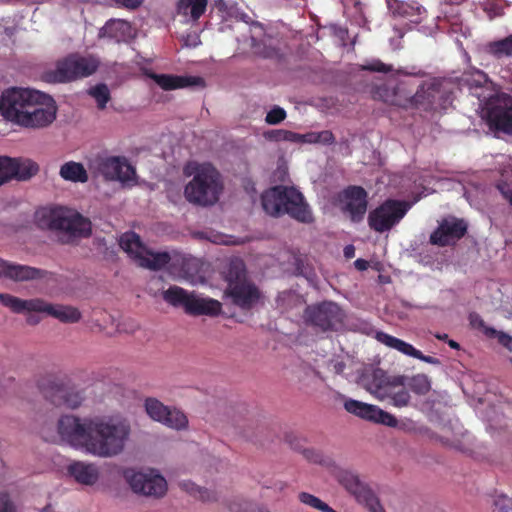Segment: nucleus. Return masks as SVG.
Masks as SVG:
<instances>
[{
  "mask_svg": "<svg viewBox=\"0 0 512 512\" xmlns=\"http://www.w3.org/2000/svg\"><path fill=\"white\" fill-rule=\"evenodd\" d=\"M62 441L94 456L110 458L121 454L131 434L128 420L122 418H80L64 415L58 420Z\"/></svg>",
  "mask_w": 512,
  "mask_h": 512,
  "instance_id": "1",
  "label": "nucleus"
},
{
  "mask_svg": "<svg viewBox=\"0 0 512 512\" xmlns=\"http://www.w3.org/2000/svg\"><path fill=\"white\" fill-rule=\"evenodd\" d=\"M362 386L379 400H389L398 408L408 406L411 396L407 390L418 395H425L431 389L429 378L424 374H417L411 378L403 375L391 376L382 369H374L361 377Z\"/></svg>",
  "mask_w": 512,
  "mask_h": 512,
  "instance_id": "2",
  "label": "nucleus"
},
{
  "mask_svg": "<svg viewBox=\"0 0 512 512\" xmlns=\"http://www.w3.org/2000/svg\"><path fill=\"white\" fill-rule=\"evenodd\" d=\"M261 205L265 213L273 217L288 215L301 223L314 220L303 194L294 187L277 185L265 190L261 195Z\"/></svg>",
  "mask_w": 512,
  "mask_h": 512,
  "instance_id": "3",
  "label": "nucleus"
},
{
  "mask_svg": "<svg viewBox=\"0 0 512 512\" xmlns=\"http://www.w3.org/2000/svg\"><path fill=\"white\" fill-rule=\"evenodd\" d=\"M37 222L41 228L61 233L63 243H70L77 238L89 237L92 231L90 220L63 207L38 212Z\"/></svg>",
  "mask_w": 512,
  "mask_h": 512,
  "instance_id": "4",
  "label": "nucleus"
},
{
  "mask_svg": "<svg viewBox=\"0 0 512 512\" xmlns=\"http://www.w3.org/2000/svg\"><path fill=\"white\" fill-rule=\"evenodd\" d=\"M223 185L221 175L210 163L196 166L192 180L185 186L184 195L193 204L209 206L220 197Z\"/></svg>",
  "mask_w": 512,
  "mask_h": 512,
  "instance_id": "5",
  "label": "nucleus"
},
{
  "mask_svg": "<svg viewBox=\"0 0 512 512\" xmlns=\"http://www.w3.org/2000/svg\"><path fill=\"white\" fill-rule=\"evenodd\" d=\"M0 303L13 312H38L58 320H79L80 311L72 306L50 304L42 299L23 300L10 294H0Z\"/></svg>",
  "mask_w": 512,
  "mask_h": 512,
  "instance_id": "6",
  "label": "nucleus"
},
{
  "mask_svg": "<svg viewBox=\"0 0 512 512\" xmlns=\"http://www.w3.org/2000/svg\"><path fill=\"white\" fill-rule=\"evenodd\" d=\"M163 297L171 305L182 307L191 316L216 317L222 310V304L218 300L189 293L178 286L167 289Z\"/></svg>",
  "mask_w": 512,
  "mask_h": 512,
  "instance_id": "7",
  "label": "nucleus"
},
{
  "mask_svg": "<svg viewBox=\"0 0 512 512\" xmlns=\"http://www.w3.org/2000/svg\"><path fill=\"white\" fill-rule=\"evenodd\" d=\"M411 204L405 200L386 199L368 214V225L377 233L390 231L405 217Z\"/></svg>",
  "mask_w": 512,
  "mask_h": 512,
  "instance_id": "8",
  "label": "nucleus"
},
{
  "mask_svg": "<svg viewBox=\"0 0 512 512\" xmlns=\"http://www.w3.org/2000/svg\"><path fill=\"white\" fill-rule=\"evenodd\" d=\"M120 247L132 258L139 266L151 270H160L171 260L167 252H152L142 243L140 236L135 232L124 233L119 240Z\"/></svg>",
  "mask_w": 512,
  "mask_h": 512,
  "instance_id": "9",
  "label": "nucleus"
},
{
  "mask_svg": "<svg viewBox=\"0 0 512 512\" xmlns=\"http://www.w3.org/2000/svg\"><path fill=\"white\" fill-rule=\"evenodd\" d=\"M98 66L99 62L93 56H82L74 53L59 60L56 70L50 77L54 82H68L92 75L96 72Z\"/></svg>",
  "mask_w": 512,
  "mask_h": 512,
  "instance_id": "10",
  "label": "nucleus"
},
{
  "mask_svg": "<svg viewBox=\"0 0 512 512\" xmlns=\"http://www.w3.org/2000/svg\"><path fill=\"white\" fill-rule=\"evenodd\" d=\"M90 169L106 181L128 183L136 175L135 168L124 156L97 155L90 162Z\"/></svg>",
  "mask_w": 512,
  "mask_h": 512,
  "instance_id": "11",
  "label": "nucleus"
},
{
  "mask_svg": "<svg viewBox=\"0 0 512 512\" xmlns=\"http://www.w3.org/2000/svg\"><path fill=\"white\" fill-rule=\"evenodd\" d=\"M338 483L369 512H385L378 497L370 486L363 482L359 476L349 470H339L336 474Z\"/></svg>",
  "mask_w": 512,
  "mask_h": 512,
  "instance_id": "12",
  "label": "nucleus"
},
{
  "mask_svg": "<svg viewBox=\"0 0 512 512\" xmlns=\"http://www.w3.org/2000/svg\"><path fill=\"white\" fill-rule=\"evenodd\" d=\"M38 388L43 396L57 407L75 409L82 402L79 392L71 390L64 380L54 375H46L39 379Z\"/></svg>",
  "mask_w": 512,
  "mask_h": 512,
  "instance_id": "13",
  "label": "nucleus"
},
{
  "mask_svg": "<svg viewBox=\"0 0 512 512\" xmlns=\"http://www.w3.org/2000/svg\"><path fill=\"white\" fill-rule=\"evenodd\" d=\"M28 109L24 111L18 125L26 128H42L50 125L56 118L57 108L54 99L39 92L34 97Z\"/></svg>",
  "mask_w": 512,
  "mask_h": 512,
  "instance_id": "14",
  "label": "nucleus"
},
{
  "mask_svg": "<svg viewBox=\"0 0 512 512\" xmlns=\"http://www.w3.org/2000/svg\"><path fill=\"white\" fill-rule=\"evenodd\" d=\"M123 475L135 493L154 498H160L166 494L167 482L155 470L142 472L129 468L124 471Z\"/></svg>",
  "mask_w": 512,
  "mask_h": 512,
  "instance_id": "15",
  "label": "nucleus"
},
{
  "mask_svg": "<svg viewBox=\"0 0 512 512\" xmlns=\"http://www.w3.org/2000/svg\"><path fill=\"white\" fill-rule=\"evenodd\" d=\"M39 91L11 88L3 92L0 99L1 115L8 121L18 124L28 104H31Z\"/></svg>",
  "mask_w": 512,
  "mask_h": 512,
  "instance_id": "16",
  "label": "nucleus"
},
{
  "mask_svg": "<svg viewBox=\"0 0 512 512\" xmlns=\"http://www.w3.org/2000/svg\"><path fill=\"white\" fill-rule=\"evenodd\" d=\"M338 200L342 212L347 214L352 222L359 223L364 219L368 207V193L363 187H346L339 194Z\"/></svg>",
  "mask_w": 512,
  "mask_h": 512,
  "instance_id": "17",
  "label": "nucleus"
},
{
  "mask_svg": "<svg viewBox=\"0 0 512 512\" xmlns=\"http://www.w3.org/2000/svg\"><path fill=\"white\" fill-rule=\"evenodd\" d=\"M487 121L491 127L512 134V97L502 93L487 104Z\"/></svg>",
  "mask_w": 512,
  "mask_h": 512,
  "instance_id": "18",
  "label": "nucleus"
},
{
  "mask_svg": "<svg viewBox=\"0 0 512 512\" xmlns=\"http://www.w3.org/2000/svg\"><path fill=\"white\" fill-rule=\"evenodd\" d=\"M144 406L151 419L169 428L182 430L188 426L187 416L182 411L165 406L156 398H147Z\"/></svg>",
  "mask_w": 512,
  "mask_h": 512,
  "instance_id": "19",
  "label": "nucleus"
},
{
  "mask_svg": "<svg viewBox=\"0 0 512 512\" xmlns=\"http://www.w3.org/2000/svg\"><path fill=\"white\" fill-rule=\"evenodd\" d=\"M467 230L468 225L463 219L453 216L444 218L431 233L429 241L439 247L453 245L465 236Z\"/></svg>",
  "mask_w": 512,
  "mask_h": 512,
  "instance_id": "20",
  "label": "nucleus"
},
{
  "mask_svg": "<svg viewBox=\"0 0 512 512\" xmlns=\"http://www.w3.org/2000/svg\"><path fill=\"white\" fill-rule=\"evenodd\" d=\"M345 410L361 419L388 427H396L397 419L394 415L382 410L376 405L364 403L355 399H345Z\"/></svg>",
  "mask_w": 512,
  "mask_h": 512,
  "instance_id": "21",
  "label": "nucleus"
},
{
  "mask_svg": "<svg viewBox=\"0 0 512 512\" xmlns=\"http://www.w3.org/2000/svg\"><path fill=\"white\" fill-rule=\"evenodd\" d=\"M226 293L236 306L244 310L252 309L261 297L259 289L248 281L234 284L226 289Z\"/></svg>",
  "mask_w": 512,
  "mask_h": 512,
  "instance_id": "22",
  "label": "nucleus"
},
{
  "mask_svg": "<svg viewBox=\"0 0 512 512\" xmlns=\"http://www.w3.org/2000/svg\"><path fill=\"white\" fill-rule=\"evenodd\" d=\"M4 162L6 182L11 179L26 181L39 172V165L31 159L5 156Z\"/></svg>",
  "mask_w": 512,
  "mask_h": 512,
  "instance_id": "23",
  "label": "nucleus"
},
{
  "mask_svg": "<svg viewBox=\"0 0 512 512\" xmlns=\"http://www.w3.org/2000/svg\"><path fill=\"white\" fill-rule=\"evenodd\" d=\"M44 270L28 265L11 263L0 258V278L4 277L14 281H29L45 276Z\"/></svg>",
  "mask_w": 512,
  "mask_h": 512,
  "instance_id": "24",
  "label": "nucleus"
},
{
  "mask_svg": "<svg viewBox=\"0 0 512 512\" xmlns=\"http://www.w3.org/2000/svg\"><path fill=\"white\" fill-rule=\"evenodd\" d=\"M149 77L163 90L170 91L191 86H204V79L199 76H178L151 73Z\"/></svg>",
  "mask_w": 512,
  "mask_h": 512,
  "instance_id": "25",
  "label": "nucleus"
},
{
  "mask_svg": "<svg viewBox=\"0 0 512 512\" xmlns=\"http://www.w3.org/2000/svg\"><path fill=\"white\" fill-rule=\"evenodd\" d=\"M343 317L340 306L332 301H323L305 309V320H342Z\"/></svg>",
  "mask_w": 512,
  "mask_h": 512,
  "instance_id": "26",
  "label": "nucleus"
},
{
  "mask_svg": "<svg viewBox=\"0 0 512 512\" xmlns=\"http://www.w3.org/2000/svg\"><path fill=\"white\" fill-rule=\"evenodd\" d=\"M68 473L76 482L82 485L92 486L99 479V469L93 463L75 461L68 466Z\"/></svg>",
  "mask_w": 512,
  "mask_h": 512,
  "instance_id": "27",
  "label": "nucleus"
},
{
  "mask_svg": "<svg viewBox=\"0 0 512 512\" xmlns=\"http://www.w3.org/2000/svg\"><path fill=\"white\" fill-rule=\"evenodd\" d=\"M100 36L114 39L116 42L126 41L132 36V26L126 20L111 19L101 28Z\"/></svg>",
  "mask_w": 512,
  "mask_h": 512,
  "instance_id": "28",
  "label": "nucleus"
},
{
  "mask_svg": "<svg viewBox=\"0 0 512 512\" xmlns=\"http://www.w3.org/2000/svg\"><path fill=\"white\" fill-rule=\"evenodd\" d=\"M438 92V86L434 83L427 86L423 85L411 98V104L416 108H422L424 111H430L434 108L435 96Z\"/></svg>",
  "mask_w": 512,
  "mask_h": 512,
  "instance_id": "29",
  "label": "nucleus"
},
{
  "mask_svg": "<svg viewBox=\"0 0 512 512\" xmlns=\"http://www.w3.org/2000/svg\"><path fill=\"white\" fill-rule=\"evenodd\" d=\"M137 328V322H97L93 330L102 332L106 336H115L122 333H134Z\"/></svg>",
  "mask_w": 512,
  "mask_h": 512,
  "instance_id": "30",
  "label": "nucleus"
},
{
  "mask_svg": "<svg viewBox=\"0 0 512 512\" xmlns=\"http://www.w3.org/2000/svg\"><path fill=\"white\" fill-rule=\"evenodd\" d=\"M179 487L193 498L202 502H215L218 500L216 491L198 486L190 480L181 481Z\"/></svg>",
  "mask_w": 512,
  "mask_h": 512,
  "instance_id": "31",
  "label": "nucleus"
},
{
  "mask_svg": "<svg viewBox=\"0 0 512 512\" xmlns=\"http://www.w3.org/2000/svg\"><path fill=\"white\" fill-rule=\"evenodd\" d=\"M60 176L67 181L85 183L88 181V174L79 162L69 161L64 163L59 172Z\"/></svg>",
  "mask_w": 512,
  "mask_h": 512,
  "instance_id": "32",
  "label": "nucleus"
},
{
  "mask_svg": "<svg viewBox=\"0 0 512 512\" xmlns=\"http://www.w3.org/2000/svg\"><path fill=\"white\" fill-rule=\"evenodd\" d=\"M376 338L378 341H380L387 347L393 348V349L401 352L404 355H407V356H410L413 358L415 356H418V354H417L418 350L416 348H414L411 344H409L399 338H396V337L391 336L384 332H377Z\"/></svg>",
  "mask_w": 512,
  "mask_h": 512,
  "instance_id": "33",
  "label": "nucleus"
},
{
  "mask_svg": "<svg viewBox=\"0 0 512 512\" xmlns=\"http://www.w3.org/2000/svg\"><path fill=\"white\" fill-rule=\"evenodd\" d=\"M207 0H179L177 10L179 14L190 16L192 20H198L206 11Z\"/></svg>",
  "mask_w": 512,
  "mask_h": 512,
  "instance_id": "34",
  "label": "nucleus"
},
{
  "mask_svg": "<svg viewBox=\"0 0 512 512\" xmlns=\"http://www.w3.org/2000/svg\"><path fill=\"white\" fill-rule=\"evenodd\" d=\"M225 280L228 283L227 288L247 281L245 264L241 259H233L229 262L225 272Z\"/></svg>",
  "mask_w": 512,
  "mask_h": 512,
  "instance_id": "35",
  "label": "nucleus"
},
{
  "mask_svg": "<svg viewBox=\"0 0 512 512\" xmlns=\"http://www.w3.org/2000/svg\"><path fill=\"white\" fill-rule=\"evenodd\" d=\"M486 51L496 59L512 58V34L503 39L489 42Z\"/></svg>",
  "mask_w": 512,
  "mask_h": 512,
  "instance_id": "36",
  "label": "nucleus"
},
{
  "mask_svg": "<svg viewBox=\"0 0 512 512\" xmlns=\"http://www.w3.org/2000/svg\"><path fill=\"white\" fill-rule=\"evenodd\" d=\"M483 323L484 322H477L479 326L483 327L485 335L489 338H496L499 344L512 352V336L503 331H497L494 328L486 327ZM471 324H476V322H471Z\"/></svg>",
  "mask_w": 512,
  "mask_h": 512,
  "instance_id": "37",
  "label": "nucleus"
},
{
  "mask_svg": "<svg viewBox=\"0 0 512 512\" xmlns=\"http://www.w3.org/2000/svg\"><path fill=\"white\" fill-rule=\"evenodd\" d=\"M389 11L394 16L408 17L414 13V6L402 0H386Z\"/></svg>",
  "mask_w": 512,
  "mask_h": 512,
  "instance_id": "38",
  "label": "nucleus"
},
{
  "mask_svg": "<svg viewBox=\"0 0 512 512\" xmlns=\"http://www.w3.org/2000/svg\"><path fill=\"white\" fill-rule=\"evenodd\" d=\"M89 94L96 100L97 107L103 110L110 101V91L105 84H98L89 90Z\"/></svg>",
  "mask_w": 512,
  "mask_h": 512,
  "instance_id": "39",
  "label": "nucleus"
},
{
  "mask_svg": "<svg viewBox=\"0 0 512 512\" xmlns=\"http://www.w3.org/2000/svg\"><path fill=\"white\" fill-rule=\"evenodd\" d=\"M298 499L301 503L316 510H319L321 512H328L331 508L327 503L323 502L320 498L308 492H300L298 494Z\"/></svg>",
  "mask_w": 512,
  "mask_h": 512,
  "instance_id": "40",
  "label": "nucleus"
},
{
  "mask_svg": "<svg viewBox=\"0 0 512 512\" xmlns=\"http://www.w3.org/2000/svg\"><path fill=\"white\" fill-rule=\"evenodd\" d=\"M253 53L267 59H274L280 56L279 50L270 45H266L262 41H256L253 39L252 42Z\"/></svg>",
  "mask_w": 512,
  "mask_h": 512,
  "instance_id": "41",
  "label": "nucleus"
},
{
  "mask_svg": "<svg viewBox=\"0 0 512 512\" xmlns=\"http://www.w3.org/2000/svg\"><path fill=\"white\" fill-rule=\"evenodd\" d=\"M464 81L469 87H483L488 82V76L481 70H474L465 74Z\"/></svg>",
  "mask_w": 512,
  "mask_h": 512,
  "instance_id": "42",
  "label": "nucleus"
},
{
  "mask_svg": "<svg viewBox=\"0 0 512 512\" xmlns=\"http://www.w3.org/2000/svg\"><path fill=\"white\" fill-rule=\"evenodd\" d=\"M362 70L370 71V72H378V73H390L393 71V66L389 64L383 63L379 59H373L367 62L365 65H362Z\"/></svg>",
  "mask_w": 512,
  "mask_h": 512,
  "instance_id": "43",
  "label": "nucleus"
},
{
  "mask_svg": "<svg viewBox=\"0 0 512 512\" xmlns=\"http://www.w3.org/2000/svg\"><path fill=\"white\" fill-rule=\"evenodd\" d=\"M285 118L286 111L279 106H275L267 113L265 121L270 125H276L281 123Z\"/></svg>",
  "mask_w": 512,
  "mask_h": 512,
  "instance_id": "44",
  "label": "nucleus"
},
{
  "mask_svg": "<svg viewBox=\"0 0 512 512\" xmlns=\"http://www.w3.org/2000/svg\"><path fill=\"white\" fill-rule=\"evenodd\" d=\"M303 456L310 462L317 463V464H327L328 461L325 459L324 455L313 448L304 449L303 450Z\"/></svg>",
  "mask_w": 512,
  "mask_h": 512,
  "instance_id": "45",
  "label": "nucleus"
},
{
  "mask_svg": "<svg viewBox=\"0 0 512 512\" xmlns=\"http://www.w3.org/2000/svg\"><path fill=\"white\" fill-rule=\"evenodd\" d=\"M494 505L498 512H511L512 498H508L506 495H499L494 500Z\"/></svg>",
  "mask_w": 512,
  "mask_h": 512,
  "instance_id": "46",
  "label": "nucleus"
},
{
  "mask_svg": "<svg viewBox=\"0 0 512 512\" xmlns=\"http://www.w3.org/2000/svg\"><path fill=\"white\" fill-rule=\"evenodd\" d=\"M0 512H16V506L6 492H0Z\"/></svg>",
  "mask_w": 512,
  "mask_h": 512,
  "instance_id": "47",
  "label": "nucleus"
},
{
  "mask_svg": "<svg viewBox=\"0 0 512 512\" xmlns=\"http://www.w3.org/2000/svg\"><path fill=\"white\" fill-rule=\"evenodd\" d=\"M496 188L512 206V186L504 180H499L496 183Z\"/></svg>",
  "mask_w": 512,
  "mask_h": 512,
  "instance_id": "48",
  "label": "nucleus"
},
{
  "mask_svg": "<svg viewBox=\"0 0 512 512\" xmlns=\"http://www.w3.org/2000/svg\"><path fill=\"white\" fill-rule=\"evenodd\" d=\"M295 269L298 275H302L306 278H310L313 274L312 268L304 263V259L301 257L295 258Z\"/></svg>",
  "mask_w": 512,
  "mask_h": 512,
  "instance_id": "49",
  "label": "nucleus"
},
{
  "mask_svg": "<svg viewBox=\"0 0 512 512\" xmlns=\"http://www.w3.org/2000/svg\"><path fill=\"white\" fill-rule=\"evenodd\" d=\"M117 7L127 9H137L143 3V0H111Z\"/></svg>",
  "mask_w": 512,
  "mask_h": 512,
  "instance_id": "50",
  "label": "nucleus"
},
{
  "mask_svg": "<svg viewBox=\"0 0 512 512\" xmlns=\"http://www.w3.org/2000/svg\"><path fill=\"white\" fill-rule=\"evenodd\" d=\"M335 137L334 134L330 130H323L318 132V143H322L325 145H330L334 143Z\"/></svg>",
  "mask_w": 512,
  "mask_h": 512,
  "instance_id": "51",
  "label": "nucleus"
},
{
  "mask_svg": "<svg viewBox=\"0 0 512 512\" xmlns=\"http://www.w3.org/2000/svg\"><path fill=\"white\" fill-rule=\"evenodd\" d=\"M389 89L386 86L377 87L373 91V98L388 102Z\"/></svg>",
  "mask_w": 512,
  "mask_h": 512,
  "instance_id": "52",
  "label": "nucleus"
},
{
  "mask_svg": "<svg viewBox=\"0 0 512 512\" xmlns=\"http://www.w3.org/2000/svg\"><path fill=\"white\" fill-rule=\"evenodd\" d=\"M289 132L285 130H272L266 134L267 138L270 140L279 141L282 139H286V136Z\"/></svg>",
  "mask_w": 512,
  "mask_h": 512,
  "instance_id": "53",
  "label": "nucleus"
},
{
  "mask_svg": "<svg viewBox=\"0 0 512 512\" xmlns=\"http://www.w3.org/2000/svg\"><path fill=\"white\" fill-rule=\"evenodd\" d=\"M308 323L311 324V326L313 327V329L315 331H317V328H321L322 330L326 331V330L333 329L335 322L327 321V322H308Z\"/></svg>",
  "mask_w": 512,
  "mask_h": 512,
  "instance_id": "54",
  "label": "nucleus"
},
{
  "mask_svg": "<svg viewBox=\"0 0 512 512\" xmlns=\"http://www.w3.org/2000/svg\"><path fill=\"white\" fill-rule=\"evenodd\" d=\"M248 506H250V503L247 501H243L242 504L237 505L236 503H231L229 505V509L232 512H248Z\"/></svg>",
  "mask_w": 512,
  "mask_h": 512,
  "instance_id": "55",
  "label": "nucleus"
},
{
  "mask_svg": "<svg viewBox=\"0 0 512 512\" xmlns=\"http://www.w3.org/2000/svg\"><path fill=\"white\" fill-rule=\"evenodd\" d=\"M417 354H418V356H415L414 358L419 359L423 362H426L429 364H439L440 363L439 359L432 357V356L424 355L420 350H418Z\"/></svg>",
  "mask_w": 512,
  "mask_h": 512,
  "instance_id": "56",
  "label": "nucleus"
},
{
  "mask_svg": "<svg viewBox=\"0 0 512 512\" xmlns=\"http://www.w3.org/2000/svg\"><path fill=\"white\" fill-rule=\"evenodd\" d=\"M302 137H303V140L307 143H313V144L318 143V132H309V133L304 134Z\"/></svg>",
  "mask_w": 512,
  "mask_h": 512,
  "instance_id": "57",
  "label": "nucleus"
},
{
  "mask_svg": "<svg viewBox=\"0 0 512 512\" xmlns=\"http://www.w3.org/2000/svg\"><path fill=\"white\" fill-rule=\"evenodd\" d=\"M5 156H0V185L6 183V175H5Z\"/></svg>",
  "mask_w": 512,
  "mask_h": 512,
  "instance_id": "58",
  "label": "nucleus"
},
{
  "mask_svg": "<svg viewBox=\"0 0 512 512\" xmlns=\"http://www.w3.org/2000/svg\"><path fill=\"white\" fill-rule=\"evenodd\" d=\"M344 256L347 259H352L355 256V248L353 245H347L343 250Z\"/></svg>",
  "mask_w": 512,
  "mask_h": 512,
  "instance_id": "59",
  "label": "nucleus"
},
{
  "mask_svg": "<svg viewBox=\"0 0 512 512\" xmlns=\"http://www.w3.org/2000/svg\"><path fill=\"white\" fill-rule=\"evenodd\" d=\"M354 265L355 267L360 270V271H363V270H366L367 267H368V262L364 259H357L355 262H354Z\"/></svg>",
  "mask_w": 512,
  "mask_h": 512,
  "instance_id": "60",
  "label": "nucleus"
},
{
  "mask_svg": "<svg viewBox=\"0 0 512 512\" xmlns=\"http://www.w3.org/2000/svg\"><path fill=\"white\" fill-rule=\"evenodd\" d=\"M344 368H345V364L343 362H337L334 365V369H335L336 373H342Z\"/></svg>",
  "mask_w": 512,
  "mask_h": 512,
  "instance_id": "61",
  "label": "nucleus"
},
{
  "mask_svg": "<svg viewBox=\"0 0 512 512\" xmlns=\"http://www.w3.org/2000/svg\"><path fill=\"white\" fill-rule=\"evenodd\" d=\"M448 345L453 349H459V344L454 340H449Z\"/></svg>",
  "mask_w": 512,
  "mask_h": 512,
  "instance_id": "62",
  "label": "nucleus"
},
{
  "mask_svg": "<svg viewBox=\"0 0 512 512\" xmlns=\"http://www.w3.org/2000/svg\"><path fill=\"white\" fill-rule=\"evenodd\" d=\"M436 338H438V339H440V340H445V339H447V338H448V335H447V334H443V335H441V334H437V335H436Z\"/></svg>",
  "mask_w": 512,
  "mask_h": 512,
  "instance_id": "63",
  "label": "nucleus"
},
{
  "mask_svg": "<svg viewBox=\"0 0 512 512\" xmlns=\"http://www.w3.org/2000/svg\"><path fill=\"white\" fill-rule=\"evenodd\" d=\"M258 512H269V511L263 507H259Z\"/></svg>",
  "mask_w": 512,
  "mask_h": 512,
  "instance_id": "64",
  "label": "nucleus"
}]
</instances>
